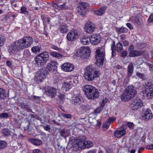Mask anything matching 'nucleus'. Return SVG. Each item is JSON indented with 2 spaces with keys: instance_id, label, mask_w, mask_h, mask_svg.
<instances>
[{
  "instance_id": "9",
  "label": "nucleus",
  "mask_w": 153,
  "mask_h": 153,
  "mask_svg": "<svg viewBox=\"0 0 153 153\" xmlns=\"http://www.w3.org/2000/svg\"><path fill=\"white\" fill-rule=\"evenodd\" d=\"M48 73L46 70L41 69L36 73L35 79L38 83L41 82L45 78Z\"/></svg>"
},
{
  "instance_id": "16",
  "label": "nucleus",
  "mask_w": 153,
  "mask_h": 153,
  "mask_svg": "<svg viewBox=\"0 0 153 153\" xmlns=\"http://www.w3.org/2000/svg\"><path fill=\"white\" fill-rule=\"evenodd\" d=\"M56 2L59 5V10H65L68 8V7L66 5L65 0H56Z\"/></svg>"
},
{
  "instance_id": "46",
  "label": "nucleus",
  "mask_w": 153,
  "mask_h": 153,
  "mask_svg": "<svg viewBox=\"0 0 153 153\" xmlns=\"http://www.w3.org/2000/svg\"><path fill=\"white\" fill-rule=\"evenodd\" d=\"M111 49L112 51H115L116 48L115 45V42L113 41L111 45Z\"/></svg>"
},
{
  "instance_id": "26",
  "label": "nucleus",
  "mask_w": 153,
  "mask_h": 153,
  "mask_svg": "<svg viewBox=\"0 0 153 153\" xmlns=\"http://www.w3.org/2000/svg\"><path fill=\"white\" fill-rule=\"evenodd\" d=\"M134 70V66L133 64L130 63L127 68V75L129 76L132 75Z\"/></svg>"
},
{
  "instance_id": "14",
  "label": "nucleus",
  "mask_w": 153,
  "mask_h": 153,
  "mask_svg": "<svg viewBox=\"0 0 153 153\" xmlns=\"http://www.w3.org/2000/svg\"><path fill=\"white\" fill-rule=\"evenodd\" d=\"M90 38L91 43L94 45H97L100 42L101 39L100 35L97 34H93Z\"/></svg>"
},
{
  "instance_id": "64",
  "label": "nucleus",
  "mask_w": 153,
  "mask_h": 153,
  "mask_svg": "<svg viewBox=\"0 0 153 153\" xmlns=\"http://www.w3.org/2000/svg\"><path fill=\"white\" fill-rule=\"evenodd\" d=\"M144 149V148L143 147H141L140 149H139V150H138V152L139 153H140V152H141L143 149Z\"/></svg>"
},
{
  "instance_id": "4",
  "label": "nucleus",
  "mask_w": 153,
  "mask_h": 153,
  "mask_svg": "<svg viewBox=\"0 0 153 153\" xmlns=\"http://www.w3.org/2000/svg\"><path fill=\"white\" fill-rule=\"evenodd\" d=\"M137 94V91L133 86H128L125 90L121 96V99L123 101H128L133 98Z\"/></svg>"
},
{
  "instance_id": "17",
  "label": "nucleus",
  "mask_w": 153,
  "mask_h": 153,
  "mask_svg": "<svg viewBox=\"0 0 153 153\" xmlns=\"http://www.w3.org/2000/svg\"><path fill=\"white\" fill-rule=\"evenodd\" d=\"M62 69L65 71L70 72L72 71L74 68V65L69 63H65L62 66Z\"/></svg>"
},
{
  "instance_id": "48",
  "label": "nucleus",
  "mask_w": 153,
  "mask_h": 153,
  "mask_svg": "<svg viewBox=\"0 0 153 153\" xmlns=\"http://www.w3.org/2000/svg\"><path fill=\"white\" fill-rule=\"evenodd\" d=\"M52 6L54 8L59 10V5L57 3H53L52 4Z\"/></svg>"
},
{
  "instance_id": "6",
  "label": "nucleus",
  "mask_w": 153,
  "mask_h": 153,
  "mask_svg": "<svg viewBox=\"0 0 153 153\" xmlns=\"http://www.w3.org/2000/svg\"><path fill=\"white\" fill-rule=\"evenodd\" d=\"M93 143L89 140L82 141L79 140L78 142L73 145V149L76 151L79 150L82 148H88L93 146Z\"/></svg>"
},
{
  "instance_id": "11",
  "label": "nucleus",
  "mask_w": 153,
  "mask_h": 153,
  "mask_svg": "<svg viewBox=\"0 0 153 153\" xmlns=\"http://www.w3.org/2000/svg\"><path fill=\"white\" fill-rule=\"evenodd\" d=\"M79 36V31L74 30L69 32L67 35V39L70 41H72L76 40Z\"/></svg>"
},
{
  "instance_id": "20",
  "label": "nucleus",
  "mask_w": 153,
  "mask_h": 153,
  "mask_svg": "<svg viewBox=\"0 0 153 153\" xmlns=\"http://www.w3.org/2000/svg\"><path fill=\"white\" fill-rule=\"evenodd\" d=\"M90 37L84 35L82 36L80 39V42L81 44L83 45L88 44L90 41Z\"/></svg>"
},
{
  "instance_id": "22",
  "label": "nucleus",
  "mask_w": 153,
  "mask_h": 153,
  "mask_svg": "<svg viewBox=\"0 0 153 153\" xmlns=\"http://www.w3.org/2000/svg\"><path fill=\"white\" fill-rule=\"evenodd\" d=\"M126 133V131L124 129L121 130H117L115 131L114 133V135L115 137H120Z\"/></svg>"
},
{
  "instance_id": "3",
  "label": "nucleus",
  "mask_w": 153,
  "mask_h": 153,
  "mask_svg": "<svg viewBox=\"0 0 153 153\" xmlns=\"http://www.w3.org/2000/svg\"><path fill=\"white\" fill-rule=\"evenodd\" d=\"M83 90L85 95L89 99H95L100 95V93L97 89L91 85L84 86Z\"/></svg>"
},
{
  "instance_id": "15",
  "label": "nucleus",
  "mask_w": 153,
  "mask_h": 153,
  "mask_svg": "<svg viewBox=\"0 0 153 153\" xmlns=\"http://www.w3.org/2000/svg\"><path fill=\"white\" fill-rule=\"evenodd\" d=\"M56 89L53 87L49 88L46 92V94L51 98H53L56 96Z\"/></svg>"
},
{
  "instance_id": "27",
  "label": "nucleus",
  "mask_w": 153,
  "mask_h": 153,
  "mask_svg": "<svg viewBox=\"0 0 153 153\" xmlns=\"http://www.w3.org/2000/svg\"><path fill=\"white\" fill-rule=\"evenodd\" d=\"M80 5L77 7V10L80 11L81 9L85 10L88 6V4L86 3L81 2L80 3Z\"/></svg>"
},
{
  "instance_id": "55",
  "label": "nucleus",
  "mask_w": 153,
  "mask_h": 153,
  "mask_svg": "<svg viewBox=\"0 0 153 153\" xmlns=\"http://www.w3.org/2000/svg\"><path fill=\"white\" fill-rule=\"evenodd\" d=\"M4 44V39L2 38L1 36L0 35V47L3 45Z\"/></svg>"
},
{
  "instance_id": "36",
  "label": "nucleus",
  "mask_w": 153,
  "mask_h": 153,
  "mask_svg": "<svg viewBox=\"0 0 153 153\" xmlns=\"http://www.w3.org/2000/svg\"><path fill=\"white\" fill-rule=\"evenodd\" d=\"M110 124L111 123H110V122L108 121V120H107L105 121V123L103 124L102 125V127L103 128L107 129L109 128Z\"/></svg>"
},
{
  "instance_id": "53",
  "label": "nucleus",
  "mask_w": 153,
  "mask_h": 153,
  "mask_svg": "<svg viewBox=\"0 0 153 153\" xmlns=\"http://www.w3.org/2000/svg\"><path fill=\"white\" fill-rule=\"evenodd\" d=\"M148 21L151 22L153 21V13L152 14L148 19Z\"/></svg>"
},
{
  "instance_id": "13",
  "label": "nucleus",
  "mask_w": 153,
  "mask_h": 153,
  "mask_svg": "<svg viewBox=\"0 0 153 153\" xmlns=\"http://www.w3.org/2000/svg\"><path fill=\"white\" fill-rule=\"evenodd\" d=\"M95 28L94 24L92 22H87L85 24L84 29L85 31L90 33L93 32Z\"/></svg>"
},
{
  "instance_id": "45",
  "label": "nucleus",
  "mask_w": 153,
  "mask_h": 153,
  "mask_svg": "<svg viewBox=\"0 0 153 153\" xmlns=\"http://www.w3.org/2000/svg\"><path fill=\"white\" fill-rule=\"evenodd\" d=\"M61 115L63 117L65 118H70L71 117V116L70 114H62Z\"/></svg>"
},
{
  "instance_id": "24",
  "label": "nucleus",
  "mask_w": 153,
  "mask_h": 153,
  "mask_svg": "<svg viewBox=\"0 0 153 153\" xmlns=\"http://www.w3.org/2000/svg\"><path fill=\"white\" fill-rule=\"evenodd\" d=\"M106 8L105 7H102L98 10L94 11V13L97 16H101L103 14Z\"/></svg>"
},
{
  "instance_id": "30",
  "label": "nucleus",
  "mask_w": 153,
  "mask_h": 153,
  "mask_svg": "<svg viewBox=\"0 0 153 153\" xmlns=\"http://www.w3.org/2000/svg\"><path fill=\"white\" fill-rule=\"evenodd\" d=\"M7 97L5 91L3 89L0 88V100H3Z\"/></svg>"
},
{
  "instance_id": "32",
  "label": "nucleus",
  "mask_w": 153,
  "mask_h": 153,
  "mask_svg": "<svg viewBox=\"0 0 153 153\" xmlns=\"http://www.w3.org/2000/svg\"><path fill=\"white\" fill-rule=\"evenodd\" d=\"M2 134L5 136L8 137L9 135H10V133L11 132L8 129L4 128L2 130Z\"/></svg>"
},
{
  "instance_id": "52",
  "label": "nucleus",
  "mask_w": 153,
  "mask_h": 153,
  "mask_svg": "<svg viewBox=\"0 0 153 153\" xmlns=\"http://www.w3.org/2000/svg\"><path fill=\"white\" fill-rule=\"evenodd\" d=\"M42 19L43 20V23H45L46 21L48 23L50 22V19L48 17L42 18Z\"/></svg>"
},
{
  "instance_id": "63",
  "label": "nucleus",
  "mask_w": 153,
  "mask_h": 153,
  "mask_svg": "<svg viewBox=\"0 0 153 153\" xmlns=\"http://www.w3.org/2000/svg\"><path fill=\"white\" fill-rule=\"evenodd\" d=\"M115 68L118 69H121L122 68V67L121 66H120V65H116L115 66Z\"/></svg>"
},
{
  "instance_id": "12",
  "label": "nucleus",
  "mask_w": 153,
  "mask_h": 153,
  "mask_svg": "<svg viewBox=\"0 0 153 153\" xmlns=\"http://www.w3.org/2000/svg\"><path fill=\"white\" fill-rule=\"evenodd\" d=\"M79 56L82 58L86 59L90 55V50L87 47H81L80 51Z\"/></svg>"
},
{
  "instance_id": "37",
  "label": "nucleus",
  "mask_w": 153,
  "mask_h": 153,
  "mask_svg": "<svg viewBox=\"0 0 153 153\" xmlns=\"http://www.w3.org/2000/svg\"><path fill=\"white\" fill-rule=\"evenodd\" d=\"M127 29L125 27H122L120 28L118 30V32L119 33H126L127 32Z\"/></svg>"
},
{
  "instance_id": "23",
  "label": "nucleus",
  "mask_w": 153,
  "mask_h": 153,
  "mask_svg": "<svg viewBox=\"0 0 153 153\" xmlns=\"http://www.w3.org/2000/svg\"><path fill=\"white\" fill-rule=\"evenodd\" d=\"M59 30L62 33H66L68 31V27L65 24L60 25L58 28Z\"/></svg>"
},
{
  "instance_id": "19",
  "label": "nucleus",
  "mask_w": 153,
  "mask_h": 153,
  "mask_svg": "<svg viewBox=\"0 0 153 153\" xmlns=\"http://www.w3.org/2000/svg\"><path fill=\"white\" fill-rule=\"evenodd\" d=\"M143 117L145 120H147L151 119L153 117V115L151 111L149 109H147L145 111Z\"/></svg>"
},
{
  "instance_id": "60",
  "label": "nucleus",
  "mask_w": 153,
  "mask_h": 153,
  "mask_svg": "<svg viewBox=\"0 0 153 153\" xmlns=\"http://www.w3.org/2000/svg\"><path fill=\"white\" fill-rule=\"evenodd\" d=\"M126 25L130 29H133L132 25L130 23H127Z\"/></svg>"
},
{
  "instance_id": "7",
  "label": "nucleus",
  "mask_w": 153,
  "mask_h": 153,
  "mask_svg": "<svg viewBox=\"0 0 153 153\" xmlns=\"http://www.w3.org/2000/svg\"><path fill=\"white\" fill-rule=\"evenodd\" d=\"M47 52H45L40 53L36 57L35 61L38 65H42L45 63L49 59Z\"/></svg>"
},
{
  "instance_id": "28",
  "label": "nucleus",
  "mask_w": 153,
  "mask_h": 153,
  "mask_svg": "<svg viewBox=\"0 0 153 153\" xmlns=\"http://www.w3.org/2000/svg\"><path fill=\"white\" fill-rule=\"evenodd\" d=\"M81 101V98L79 96L74 95L73 98V102L76 104L79 103Z\"/></svg>"
},
{
  "instance_id": "10",
  "label": "nucleus",
  "mask_w": 153,
  "mask_h": 153,
  "mask_svg": "<svg viewBox=\"0 0 153 153\" xmlns=\"http://www.w3.org/2000/svg\"><path fill=\"white\" fill-rule=\"evenodd\" d=\"M130 105L132 110H136L143 106V103L140 98H135L133 99Z\"/></svg>"
},
{
  "instance_id": "43",
  "label": "nucleus",
  "mask_w": 153,
  "mask_h": 153,
  "mask_svg": "<svg viewBox=\"0 0 153 153\" xmlns=\"http://www.w3.org/2000/svg\"><path fill=\"white\" fill-rule=\"evenodd\" d=\"M80 11H79V10H77L78 12L79 13V14L81 16H85V10L81 9Z\"/></svg>"
},
{
  "instance_id": "21",
  "label": "nucleus",
  "mask_w": 153,
  "mask_h": 153,
  "mask_svg": "<svg viewBox=\"0 0 153 153\" xmlns=\"http://www.w3.org/2000/svg\"><path fill=\"white\" fill-rule=\"evenodd\" d=\"M143 53V51H139L137 50H134L131 52L129 53L130 57H135L141 55Z\"/></svg>"
},
{
  "instance_id": "33",
  "label": "nucleus",
  "mask_w": 153,
  "mask_h": 153,
  "mask_svg": "<svg viewBox=\"0 0 153 153\" xmlns=\"http://www.w3.org/2000/svg\"><path fill=\"white\" fill-rule=\"evenodd\" d=\"M27 10V9L26 7L22 6L21 7L20 9V13L25 15H28L29 14V13Z\"/></svg>"
},
{
  "instance_id": "31",
  "label": "nucleus",
  "mask_w": 153,
  "mask_h": 153,
  "mask_svg": "<svg viewBox=\"0 0 153 153\" xmlns=\"http://www.w3.org/2000/svg\"><path fill=\"white\" fill-rule=\"evenodd\" d=\"M19 106H20L22 108H25L29 110H31L30 109L29 105L25 102H22L20 103V105H19Z\"/></svg>"
},
{
  "instance_id": "2",
  "label": "nucleus",
  "mask_w": 153,
  "mask_h": 153,
  "mask_svg": "<svg viewBox=\"0 0 153 153\" xmlns=\"http://www.w3.org/2000/svg\"><path fill=\"white\" fill-rule=\"evenodd\" d=\"M84 71V77L88 81H93L95 78L99 77L100 76L99 72L97 71L92 65L87 67Z\"/></svg>"
},
{
  "instance_id": "40",
  "label": "nucleus",
  "mask_w": 153,
  "mask_h": 153,
  "mask_svg": "<svg viewBox=\"0 0 153 153\" xmlns=\"http://www.w3.org/2000/svg\"><path fill=\"white\" fill-rule=\"evenodd\" d=\"M9 117V115L7 113H3L0 114V117L3 118H7Z\"/></svg>"
},
{
  "instance_id": "44",
  "label": "nucleus",
  "mask_w": 153,
  "mask_h": 153,
  "mask_svg": "<svg viewBox=\"0 0 153 153\" xmlns=\"http://www.w3.org/2000/svg\"><path fill=\"white\" fill-rule=\"evenodd\" d=\"M137 75L140 78L143 79L144 78V75L143 74L140 73L139 72H137L136 73Z\"/></svg>"
},
{
  "instance_id": "8",
  "label": "nucleus",
  "mask_w": 153,
  "mask_h": 153,
  "mask_svg": "<svg viewBox=\"0 0 153 153\" xmlns=\"http://www.w3.org/2000/svg\"><path fill=\"white\" fill-rule=\"evenodd\" d=\"M146 86L143 91V96L147 99L150 98L153 96V85L150 82L145 83Z\"/></svg>"
},
{
  "instance_id": "58",
  "label": "nucleus",
  "mask_w": 153,
  "mask_h": 153,
  "mask_svg": "<svg viewBox=\"0 0 153 153\" xmlns=\"http://www.w3.org/2000/svg\"><path fill=\"white\" fill-rule=\"evenodd\" d=\"M33 153H42L39 149H34L33 151Z\"/></svg>"
},
{
  "instance_id": "47",
  "label": "nucleus",
  "mask_w": 153,
  "mask_h": 153,
  "mask_svg": "<svg viewBox=\"0 0 153 153\" xmlns=\"http://www.w3.org/2000/svg\"><path fill=\"white\" fill-rule=\"evenodd\" d=\"M65 134L66 132L65 131L64 129L60 131V134L61 135L65 138L66 137L65 136Z\"/></svg>"
},
{
  "instance_id": "54",
  "label": "nucleus",
  "mask_w": 153,
  "mask_h": 153,
  "mask_svg": "<svg viewBox=\"0 0 153 153\" xmlns=\"http://www.w3.org/2000/svg\"><path fill=\"white\" fill-rule=\"evenodd\" d=\"M134 48V46L133 45H131L128 48V51L129 52V53H130L131 51H133L134 50H133V49Z\"/></svg>"
},
{
  "instance_id": "35",
  "label": "nucleus",
  "mask_w": 153,
  "mask_h": 153,
  "mask_svg": "<svg viewBox=\"0 0 153 153\" xmlns=\"http://www.w3.org/2000/svg\"><path fill=\"white\" fill-rule=\"evenodd\" d=\"M117 51L118 52H121L123 49V45L121 43L119 42L117 45Z\"/></svg>"
},
{
  "instance_id": "57",
  "label": "nucleus",
  "mask_w": 153,
  "mask_h": 153,
  "mask_svg": "<svg viewBox=\"0 0 153 153\" xmlns=\"http://www.w3.org/2000/svg\"><path fill=\"white\" fill-rule=\"evenodd\" d=\"M127 125L130 128H132L134 126V124L131 122H128L127 123Z\"/></svg>"
},
{
  "instance_id": "25",
  "label": "nucleus",
  "mask_w": 153,
  "mask_h": 153,
  "mask_svg": "<svg viewBox=\"0 0 153 153\" xmlns=\"http://www.w3.org/2000/svg\"><path fill=\"white\" fill-rule=\"evenodd\" d=\"M29 141L33 144L36 146L40 145L42 143L41 140L37 139L31 138L29 139Z\"/></svg>"
},
{
  "instance_id": "59",
  "label": "nucleus",
  "mask_w": 153,
  "mask_h": 153,
  "mask_svg": "<svg viewBox=\"0 0 153 153\" xmlns=\"http://www.w3.org/2000/svg\"><path fill=\"white\" fill-rule=\"evenodd\" d=\"M146 148L147 149L153 150V145H149L147 146Z\"/></svg>"
},
{
  "instance_id": "34",
  "label": "nucleus",
  "mask_w": 153,
  "mask_h": 153,
  "mask_svg": "<svg viewBox=\"0 0 153 153\" xmlns=\"http://www.w3.org/2000/svg\"><path fill=\"white\" fill-rule=\"evenodd\" d=\"M7 145V143L6 142L0 140V150H1L5 148Z\"/></svg>"
},
{
  "instance_id": "62",
  "label": "nucleus",
  "mask_w": 153,
  "mask_h": 153,
  "mask_svg": "<svg viewBox=\"0 0 153 153\" xmlns=\"http://www.w3.org/2000/svg\"><path fill=\"white\" fill-rule=\"evenodd\" d=\"M51 48H52V49H53L56 50H58L59 49L57 47L54 45L51 46Z\"/></svg>"
},
{
  "instance_id": "18",
  "label": "nucleus",
  "mask_w": 153,
  "mask_h": 153,
  "mask_svg": "<svg viewBox=\"0 0 153 153\" xmlns=\"http://www.w3.org/2000/svg\"><path fill=\"white\" fill-rule=\"evenodd\" d=\"M58 66V63L57 62L54 61H51L47 65L45 70L48 73V71L52 70L53 68H57Z\"/></svg>"
},
{
  "instance_id": "1",
  "label": "nucleus",
  "mask_w": 153,
  "mask_h": 153,
  "mask_svg": "<svg viewBox=\"0 0 153 153\" xmlns=\"http://www.w3.org/2000/svg\"><path fill=\"white\" fill-rule=\"evenodd\" d=\"M33 41L32 37L30 36H24L16 41L11 45L9 52L13 53L25 48H28L32 44Z\"/></svg>"
},
{
  "instance_id": "56",
  "label": "nucleus",
  "mask_w": 153,
  "mask_h": 153,
  "mask_svg": "<svg viewBox=\"0 0 153 153\" xmlns=\"http://www.w3.org/2000/svg\"><path fill=\"white\" fill-rule=\"evenodd\" d=\"M44 129L46 131H49L51 129L50 126L49 125H47L44 127Z\"/></svg>"
},
{
  "instance_id": "29",
  "label": "nucleus",
  "mask_w": 153,
  "mask_h": 153,
  "mask_svg": "<svg viewBox=\"0 0 153 153\" xmlns=\"http://www.w3.org/2000/svg\"><path fill=\"white\" fill-rule=\"evenodd\" d=\"M71 88L70 84L67 82L64 83L62 87L63 90L66 91H68Z\"/></svg>"
},
{
  "instance_id": "39",
  "label": "nucleus",
  "mask_w": 153,
  "mask_h": 153,
  "mask_svg": "<svg viewBox=\"0 0 153 153\" xmlns=\"http://www.w3.org/2000/svg\"><path fill=\"white\" fill-rule=\"evenodd\" d=\"M51 55L57 58H60L62 57L61 55L59 53H57L56 52H51Z\"/></svg>"
},
{
  "instance_id": "5",
  "label": "nucleus",
  "mask_w": 153,
  "mask_h": 153,
  "mask_svg": "<svg viewBox=\"0 0 153 153\" xmlns=\"http://www.w3.org/2000/svg\"><path fill=\"white\" fill-rule=\"evenodd\" d=\"M105 47L102 46L96 49L95 55L96 64L99 67L102 66L104 59L105 58Z\"/></svg>"
},
{
  "instance_id": "38",
  "label": "nucleus",
  "mask_w": 153,
  "mask_h": 153,
  "mask_svg": "<svg viewBox=\"0 0 153 153\" xmlns=\"http://www.w3.org/2000/svg\"><path fill=\"white\" fill-rule=\"evenodd\" d=\"M31 50L33 52L36 53L37 52H39L40 49L38 46H36L32 47L31 48Z\"/></svg>"
},
{
  "instance_id": "61",
  "label": "nucleus",
  "mask_w": 153,
  "mask_h": 153,
  "mask_svg": "<svg viewBox=\"0 0 153 153\" xmlns=\"http://www.w3.org/2000/svg\"><path fill=\"white\" fill-rule=\"evenodd\" d=\"M124 46H126L128 45L129 43L128 41L124 40L122 42Z\"/></svg>"
},
{
  "instance_id": "50",
  "label": "nucleus",
  "mask_w": 153,
  "mask_h": 153,
  "mask_svg": "<svg viewBox=\"0 0 153 153\" xmlns=\"http://www.w3.org/2000/svg\"><path fill=\"white\" fill-rule=\"evenodd\" d=\"M116 120V118L115 117H110L108 119H107V120H108V121L110 122V123H111L113 121H115Z\"/></svg>"
},
{
  "instance_id": "41",
  "label": "nucleus",
  "mask_w": 153,
  "mask_h": 153,
  "mask_svg": "<svg viewBox=\"0 0 153 153\" xmlns=\"http://www.w3.org/2000/svg\"><path fill=\"white\" fill-rule=\"evenodd\" d=\"M108 99L105 98L103 99L100 103V105L101 107H103L105 106V104L107 102Z\"/></svg>"
},
{
  "instance_id": "49",
  "label": "nucleus",
  "mask_w": 153,
  "mask_h": 153,
  "mask_svg": "<svg viewBox=\"0 0 153 153\" xmlns=\"http://www.w3.org/2000/svg\"><path fill=\"white\" fill-rule=\"evenodd\" d=\"M127 51H124L122 52L121 56L123 58H125L127 55Z\"/></svg>"
},
{
  "instance_id": "42",
  "label": "nucleus",
  "mask_w": 153,
  "mask_h": 153,
  "mask_svg": "<svg viewBox=\"0 0 153 153\" xmlns=\"http://www.w3.org/2000/svg\"><path fill=\"white\" fill-rule=\"evenodd\" d=\"M9 19L10 17L8 16H6L3 17L2 19V21H3L4 22L8 23V21H9Z\"/></svg>"
},
{
  "instance_id": "51",
  "label": "nucleus",
  "mask_w": 153,
  "mask_h": 153,
  "mask_svg": "<svg viewBox=\"0 0 153 153\" xmlns=\"http://www.w3.org/2000/svg\"><path fill=\"white\" fill-rule=\"evenodd\" d=\"M59 97L60 100L63 102L65 98V96L63 94H60L59 96Z\"/></svg>"
}]
</instances>
